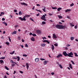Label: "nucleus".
<instances>
[{
  "label": "nucleus",
  "mask_w": 78,
  "mask_h": 78,
  "mask_svg": "<svg viewBox=\"0 0 78 78\" xmlns=\"http://www.w3.org/2000/svg\"><path fill=\"white\" fill-rule=\"evenodd\" d=\"M39 15H40L39 13H38V14H37L36 16H39Z\"/></svg>",
  "instance_id": "338daca9"
},
{
  "label": "nucleus",
  "mask_w": 78,
  "mask_h": 78,
  "mask_svg": "<svg viewBox=\"0 0 78 78\" xmlns=\"http://www.w3.org/2000/svg\"><path fill=\"white\" fill-rule=\"evenodd\" d=\"M17 27H19V26H18V25H16L15 26V28H17Z\"/></svg>",
  "instance_id": "09e8293b"
},
{
  "label": "nucleus",
  "mask_w": 78,
  "mask_h": 78,
  "mask_svg": "<svg viewBox=\"0 0 78 78\" xmlns=\"http://www.w3.org/2000/svg\"><path fill=\"white\" fill-rule=\"evenodd\" d=\"M12 59H18L17 60L18 61H19L20 60V57L17 56V58H16L15 57H14L12 58Z\"/></svg>",
  "instance_id": "423d86ee"
},
{
  "label": "nucleus",
  "mask_w": 78,
  "mask_h": 78,
  "mask_svg": "<svg viewBox=\"0 0 78 78\" xmlns=\"http://www.w3.org/2000/svg\"><path fill=\"white\" fill-rule=\"evenodd\" d=\"M70 45L69 44H67V47H70Z\"/></svg>",
  "instance_id": "bf43d9fd"
},
{
  "label": "nucleus",
  "mask_w": 78,
  "mask_h": 78,
  "mask_svg": "<svg viewBox=\"0 0 78 78\" xmlns=\"http://www.w3.org/2000/svg\"><path fill=\"white\" fill-rule=\"evenodd\" d=\"M40 60H41V61H44V60H45V59H44V58H40Z\"/></svg>",
  "instance_id": "37998d69"
},
{
  "label": "nucleus",
  "mask_w": 78,
  "mask_h": 78,
  "mask_svg": "<svg viewBox=\"0 0 78 78\" xmlns=\"http://www.w3.org/2000/svg\"><path fill=\"white\" fill-rule=\"evenodd\" d=\"M21 41L23 42H25V40L23 39H22Z\"/></svg>",
  "instance_id": "052dcab7"
},
{
  "label": "nucleus",
  "mask_w": 78,
  "mask_h": 78,
  "mask_svg": "<svg viewBox=\"0 0 78 78\" xmlns=\"http://www.w3.org/2000/svg\"><path fill=\"white\" fill-rule=\"evenodd\" d=\"M14 11L15 12H17V10H16V9H14Z\"/></svg>",
  "instance_id": "603ef678"
},
{
  "label": "nucleus",
  "mask_w": 78,
  "mask_h": 78,
  "mask_svg": "<svg viewBox=\"0 0 78 78\" xmlns=\"http://www.w3.org/2000/svg\"><path fill=\"white\" fill-rule=\"evenodd\" d=\"M36 10L37 11H39V12H41V10H38L37 9H36Z\"/></svg>",
  "instance_id": "3c124183"
},
{
  "label": "nucleus",
  "mask_w": 78,
  "mask_h": 78,
  "mask_svg": "<svg viewBox=\"0 0 78 78\" xmlns=\"http://www.w3.org/2000/svg\"><path fill=\"white\" fill-rule=\"evenodd\" d=\"M0 62L1 63V64H2L3 62V60H0Z\"/></svg>",
  "instance_id": "72a5a7b5"
},
{
  "label": "nucleus",
  "mask_w": 78,
  "mask_h": 78,
  "mask_svg": "<svg viewBox=\"0 0 78 78\" xmlns=\"http://www.w3.org/2000/svg\"><path fill=\"white\" fill-rule=\"evenodd\" d=\"M42 24H43V25H45V23H45V22H42Z\"/></svg>",
  "instance_id": "a19ab883"
},
{
  "label": "nucleus",
  "mask_w": 78,
  "mask_h": 78,
  "mask_svg": "<svg viewBox=\"0 0 78 78\" xmlns=\"http://www.w3.org/2000/svg\"><path fill=\"white\" fill-rule=\"evenodd\" d=\"M51 49L52 50H54V49H55V47L54 46V45L53 44L51 45Z\"/></svg>",
  "instance_id": "2eb2a0df"
},
{
  "label": "nucleus",
  "mask_w": 78,
  "mask_h": 78,
  "mask_svg": "<svg viewBox=\"0 0 78 78\" xmlns=\"http://www.w3.org/2000/svg\"><path fill=\"white\" fill-rule=\"evenodd\" d=\"M4 23L5 26H7V23H6L4 22Z\"/></svg>",
  "instance_id": "de8ad7c7"
},
{
  "label": "nucleus",
  "mask_w": 78,
  "mask_h": 78,
  "mask_svg": "<svg viewBox=\"0 0 78 78\" xmlns=\"http://www.w3.org/2000/svg\"><path fill=\"white\" fill-rule=\"evenodd\" d=\"M20 73H23V71H20Z\"/></svg>",
  "instance_id": "0e129e2a"
},
{
  "label": "nucleus",
  "mask_w": 78,
  "mask_h": 78,
  "mask_svg": "<svg viewBox=\"0 0 78 78\" xmlns=\"http://www.w3.org/2000/svg\"><path fill=\"white\" fill-rule=\"evenodd\" d=\"M14 53H15V51H13L12 52L10 53V55H13V54H14Z\"/></svg>",
  "instance_id": "4be33fe9"
},
{
  "label": "nucleus",
  "mask_w": 78,
  "mask_h": 78,
  "mask_svg": "<svg viewBox=\"0 0 78 78\" xmlns=\"http://www.w3.org/2000/svg\"><path fill=\"white\" fill-rule=\"evenodd\" d=\"M42 39H43V40H44V39H46V37H42Z\"/></svg>",
  "instance_id": "13d9d810"
},
{
  "label": "nucleus",
  "mask_w": 78,
  "mask_h": 78,
  "mask_svg": "<svg viewBox=\"0 0 78 78\" xmlns=\"http://www.w3.org/2000/svg\"><path fill=\"white\" fill-rule=\"evenodd\" d=\"M31 41H35V40L34 39V37H32L31 39H30Z\"/></svg>",
  "instance_id": "dca6fc26"
},
{
  "label": "nucleus",
  "mask_w": 78,
  "mask_h": 78,
  "mask_svg": "<svg viewBox=\"0 0 78 78\" xmlns=\"http://www.w3.org/2000/svg\"><path fill=\"white\" fill-rule=\"evenodd\" d=\"M61 9H62V8L60 7L57 9V11H60V10H61Z\"/></svg>",
  "instance_id": "aec40b11"
},
{
  "label": "nucleus",
  "mask_w": 78,
  "mask_h": 78,
  "mask_svg": "<svg viewBox=\"0 0 78 78\" xmlns=\"http://www.w3.org/2000/svg\"><path fill=\"white\" fill-rule=\"evenodd\" d=\"M44 65H45V64H47V61H44Z\"/></svg>",
  "instance_id": "6ab92c4d"
},
{
  "label": "nucleus",
  "mask_w": 78,
  "mask_h": 78,
  "mask_svg": "<svg viewBox=\"0 0 78 78\" xmlns=\"http://www.w3.org/2000/svg\"><path fill=\"white\" fill-rule=\"evenodd\" d=\"M26 66L27 67V69L28 70V69H29V64H28V63H26Z\"/></svg>",
  "instance_id": "1a4fd4ad"
},
{
  "label": "nucleus",
  "mask_w": 78,
  "mask_h": 78,
  "mask_svg": "<svg viewBox=\"0 0 78 78\" xmlns=\"http://www.w3.org/2000/svg\"><path fill=\"white\" fill-rule=\"evenodd\" d=\"M32 36H36V35L35 34H32Z\"/></svg>",
  "instance_id": "79ce46f5"
},
{
  "label": "nucleus",
  "mask_w": 78,
  "mask_h": 78,
  "mask_svg": "<svg viewBox=\"0 0 78 78\" xmlns=\"http://www.w3.org/2000/svg\"><path fill=\"white\" fill-rule=\"evenodd\" d=\"M55 27L58 29H65V28H67L66 25L62 26V25L58 24L55 25Z\"/></svg>",
  "instance_id": "f257e3e1"
},
{
  "label": "nucleus",
  "mask_w": 78,
  "mask_h": 78,
  "mask_svg": "<svg viewBox=\"0 0 78 78\" xmlns=\"http://www.w3.org/2000/svg\"><path fill=\"white\" fill-rule=\"evenodd\" d=\"M69 67L70 68V69H72V64H70L69 65Z\"/></svg>",
  "instance_id": "393cba45"
},
{
  "label": "nucleus",
  "mask_w": 78,
  "mask_h": 78,
  "mask_svg": "<svg viewBox=\"0 0 78 78\" xmlns=\"http://www.w3.org/2000/svg\"><path fill=\"white\" fill-rule=\"evenodd\" d=\"M5 68L6 69V70H9V68H8V67H7V66H5Z\"/></svg>",
  "instance_id": "2f4dec72"
},
{
  "label": "nucleus",
  "mask_w": 78,
  "mask_h": 78,
  "mask_svg": "<svg viewBox=\"0 0 78 78\" xmlns=\"http://www.w3.org/2000/svg\"><path fill=\"white\" fill-rule=\"evenodd\" d=\"M23 56H24L25 57H26L27 56V55L24 54L23 55Z\"/></svg>",
  "instance_id": "49530a36"
},
{
  "label": "nucleus",
  "mask_w": 78,
  "mask_h": 78,
  "mask_svg": "<svg viewBox=\"0 0 78 78\" xmlns=\"http://www.w3.org/2000/svg\"><path fill=\"white\" fill-rule=\"evenodd\" d=\"M46 8L45 7H44V9H43L42 10L44 11V12H45V9Z\"/></svg>",
  "instance_id": "7c9ffc66"
},
{
  "label": "nucleus",
  "mask_w": 78,
  "mask_h": 78,
  "mask_svg": "<svg viewBox=\"0 0 78 78\" xmlns=\"http://www.w3.org/2000/svg\"><path fill=\"white\" fill-rule=\"evenodd\" d=\"M59 67H60V68H61V69H62L63 67L62 66H61V65L60 64L59 65Z\"/></svg>",
  "instance_id": "ea45409f"
},
{
  "label": "nucleus",
  "mask_w": 78,
  "mask_h": 78,
  "mask_svg": "<svg viewBox=\"0 0 78 78\" xmlns=\"http://www.w3.org/2000/svg\"><path fill=\"white\" fill-rule=\"evenodd\" d=\"M74 54L75 55V56H78V55H77V53H74Z\"/></svg>",
  "instance_id": "58836bf2"
},
{
  "label": "nucleus",
  "mask_w": 78,
  "mask_h": 78,
  "mask_svg": "<svg viewBox=\"0 0 78 78\" xmlns=\"http://www.w3.org/2000/svg\"><path fill=\"white\" fill-rule=\"evenodd\" d=\"M43 42H47V43H48V44H50V43L49 42H48V40H45L44 41H42Z\"/></svg>",
  "instance_id": "9d476101"
},
{
  "label": "nucleus",
  "mask_w": 78,
  "mask_h": 78,
  "mask_svg": "<svg viewBox=\"0 0 78 78\" xmlns=\"http://www.w3.org/2000/svg\"><path fill=\"white\" fill-rule=\"evenodd\" d=\"M71 62L74 65L75 64V63H74V62L72 60L71 61Z\"/></svg>",
  "instance_id": "c9c22d12"
},
{
  "label": "nucleus",
  "mask_w": 78,
  "mask_h": 78,
  "mask_svg": "<svg viewBox=\"0 0 78 78\" xmlns=\"http://www.w3.org/2000/svg\"><path fill=\"white\" fill-rule=\"evenodd\" d=\"M4 78H7L6 76L5 75V76L4 77Z\"/></svg>",
  "instance_id": "69168bd1"
},
{
  "label": "nucleus",
  "mask_w": 78,
  "mask_h": 78,
  "mask_svg": "<svg viewBox=\"0 0 78 78\" xmlns=\"http://www.w3.org/2000/svg\"><path fill=\"white\" fill-rule=\"evenodd\" d=\"M30 17V15H25V16L23 17V18H22L21 17H19V19H20L21 21H26V17Z\"/></svg>",
  "instance_id": "f03ea898"
},
{
  "label": "nucleus",
  "mask_w": 78,
  "mask_h": 78,
  "mask_svg": "<svg viewBox=\"0 0 78 78\" xmlns=\"http://www.w3.org/2000/svg\"><path fill=\"white\" fill-rule=\"evenodd\" d=\"M21 4L22 5H24L25 6H28L27 4L25 3V2H21Z\"/></svg>",
  "instance_id": "6e6552de"
},
{
  "label": "nucleus",
  "mask_w": 78,
  "mask_h": 78,
  "mask_svg": "<svg viewBox=\"0 0 78 78\" xmlns=\"http://www.w3.org/2000/svg\"><path fill=\"white\" fill-rule=\"evenodd\" d=\"M5 44H6V45H9V42H6Z\"/></svg>",
  "instance_id": "b1692460"
},
{
  "label": "nucleus",
  "mask_w": 78,
  "mask_h": 78,
  "mask_svg": "<svg viewBox=\"0 0 78 78\" xmlns=\"http://www.w3.org/2000/svg\"><path fill=\"white\" fill-rule=\"evenodd\" d=\"M68 19H70V17L69 16H67V17H66Z\"/></svg>",
  "instance_id": "e2e57ef3"
},
{
  "label": "nucleus",
  "mask_w": 78,
  "mask_h": 78,
  "mask_svg": "<svg viewBox=\"0 0 78 78\" xmlns=\"http://www.w3.org/2000/svg\"><path fill=\"white\" fill-rule=\"evenodd\" d=\"M9 41H10V42L11 41V38H10V37H9Z\"/></svg>",
  "instance_id": "c03bdc74"
},
{
  "label": "nucleus",
  "mask_w": 78,
  "mask_h": 78,
  "mask_svg": "<svg viewBox=\"0 0 78 78\" xmlns=\"http://www.w3.org/2000/svg\"><path fill=\"white\" fill-rule=\"evenodd\" d=\"M19 15H22V12L20 11V12H19Z\"/></svg>",
  "instance_id": "a878e982"
},
{
  "label": "nucleus",
  "mask_w": 78,
  "mask_h": 78,
  "mask_svg": "<svg viewBox=\"0 0 78 78\" xmlns=\"http://www.w3.org/2000/svg\"><path fill=\"white\" fill-rule=\"evenodd\" d=\"M45 16H47V15H46V14H45L44 15H43L42 17H41V19L42 20H44V21H46L47 20L45 19Z\"/></svg>",
  "instance_id": "7ed1b4c3"
},
{
  "label": "nucleus",
  "mask_w": 78,
  "mask_h": 78,
  "mask_svg": "<svg viewBox=\"0 0 78 78\" xmlns=\"http://www.w3.org/2000/svg\"><path fill=\"white\" fill-rule=\"evenodd\" d=\"M0 59H5V57H2L0 58Z\"/></svg>",
  "instance_id": "5701e85b"
},
{
  "label": "nucleus",
  "mask_w": 78,
  "mask_h": 78,
  "mask_svg": "<svg viewBox=\"0 0 78 78\" xmlns=\"http://www.w3.org/2000/svg\"><path fill=\"white\" fill-rule=\"evenodd\" d=\"M2 21H4V20H5V18H2Z\"/></svg>",
  "instance_id": "8fccbe9b"
},
{
  "label": "nucleus",
  "mask_w": 78,
  "mask_h": 78,
  "mask_svg": "<svg viewBox=\"0 0 78 78\" xmlns=\"http://www.w3.org/2000/svg\"><path fill=\"white\" fill-rule=\"evenodd\" d=\"M18 40H20V37L19 36L18 37Z\"/></svg>",
  "instance_id": "680f3d73"
},
{
  "label": "nucleus",
  "mask_w": 78,
  "mask_h": 78,
  "mask_svg": "<svg viewBox=\"0 0 78 78\" xmlns=\"http://www.w3.org/2000/svg\"><path fill=\"white\" fill-rule=\"evenodd\" d=\"M63 55H64L65 56H69V53L67 54V53H66V51H64L63 52Z\"/></svg>",
  "instance_id": "20e7f679"
},
{
  "label": "nucleus",
  "mask_w": 78,
  "mask_h": 78,
  "mask_svg": "<svg viewBox=\"0 0 78 78\" xmlns=\"http://www.w3.org/2000/svg\"><path fill=\"white\" fill-rule=\"evenodd\" d=\"M70 26H71V27H74V26H75L72 23H70Z\"/></svg>",
  "instance_id": "c85d7f7f"
},
{
  "label": "nucleus",
  "mask_w": 78,
  "mask_h": 78,
  "mask_svg": "<svg viewBox=\"0 0 78 78\" xmlns=\"http://www.w3.org/2000/svg\"><path fill=\"white\" fill-rule=\"evenodd\" d=\"M70 39L71 41H73V39H74L75 38H74V37H71Z\"/></svg>",
  "instance_id": "c756f323"
},
{
  "label": "nucleus",
  "mask_w": 78,
  "mask_h": 78,
  "mask_svg": "<svg viewBox=\"0 0 78 78\" xmlns=\"http://www.w3.org/2000/svg\"><path fill=\"white\" fill-rule=\"evenodd\" d=\"M30 20H31L32 21H33V22H34V20H33V19H32V18H30Z\"/></svg>",
  "instance_id": "864d4df0"
},
{
  "label": "nucleus",
  "mask_w": 78,
  "mask_h": 78,
  "mask_svg": "<svg viewBox=\"0 0 78 78\" xmlns=\"http://www.w3.org/2000/svg\"><path fill=\"white\" fill-rule=\"evenodd\" d=\"M37 33H38V34H41L42 33V32H41V30H37Z\"/></svg>",
  "instance_id": "0eeeda50"
},
{
  "label": "nucleus",
  "mask_w": 78,
  "mask_h": 78,
  "mask_svg": "<svg viewBox=\"0 0 78 78\" xmlns=\"http://www.w3.org/2000/svg\"><path fill=\"white\" fill-rule=\"evenodd\" d=\"M25 47H28V44H25Z\"/></svg>",
  "instance_id": "a18cd8bd"
},
{
  "label": "nucleus",
  "mask_w": 78,
  "mask_h": 78,
  "mask_svg": "<svg viewBox=\"0 0 78 78\" xmlns=\"http://www.w3.org/2000/svg\"><path fill=\"white\" fill-rule=\"evenodd\" d=\"M16 33L17 31H15L13 32L12 33V34H16Z\"/></svg>",
  "instance_id": "f3484780"
},
{
  "label": "nucleus",
  "mask_w": 78,
  "mask_h": 78,
  "mask_svg": "<svg viewBox=\"0 0 78 78\" xmlns=\"http://www.w3.org/2000/svg\"><path fill=\"white\" fill-rule=\"evenodd\" d=\"M51 74L52 75H55V73L54 72H52L51 73Z\"/></svg>",
  "instance_id": "6e6d98bb"
},
{
  "label": "nucleus",
  "mask_w": 78,
  "mask_h": 78,
  "mask_svg": "<svg viewBox=\"0 0 78 78\" xmlns=\"http://www.w3.org/2000/svg\"><path fill=\"white\" fill-rule=\"evenodd\" d=\"M71 11V10L70 9H66V11H65V12H69V11Z\"/></svg>",
  "instance_id": "412c9836"
},
{
  "label": "nucleus",
  "mask_w": 78,
  "mask_h": 78,
  "mask_svg": "<svg viewBox=\"0 0 78 78\" xmlns=\"http://www.w3.org/2000/svg\"><path fill=\"white\" fill-rule=\"evenodd\" d=\"M36 5L37 6H41V5L39 4H36Z\"/></svg>",
  "instance_id": "4d7b16f0"
},
{
  "label": "nucleus",
  "mask_w": 78,
  "mask_h": 78,
  "mask_svg": "<svg viewBox=\"0 0 78 78\" xmlns=\"http://www.w3.org/2000/svg\"><path fill=\"white\" fill-rule=\"evenodd\" d=\"M73 55V54L72 52H70V53H69V55H68L69 57H71L73 58V56H72Z\"/></svg>",
  "instance_id": "39448f33"
},
{
  "label": "nucleus",
  "mask_w": 78,
  "mask_h": 78,
  "mask_svg": "<svg viewBox=\"0 0 78 78\" xmlns=\"http://www.w3.org/2000/svg\"><path fill=\"white\" fill-rule=\"evenodd\" d=\"M54 45L55 46V47H58V44L55 43V44H54Z\"/></svg>",
  "instance_id": "4c0bfd02"
},
{
  "label": "nucleus",
  "mask_w": 78,
  "mask_h": 78,
  "mask_svg": "<svg viewBox=\"0 0 78 78\" xmlns=\"http://www.w3.org/2000/svg\"><path fill=\"white\" fill-rule=\"evenodd\" d=\"M61 56L62 57V55L61 54H59L57 56V58H59V57Z\"/></svg>",
  "instance_id": "f8f14e48"
},
{
  "label": "nucleus",
  "mask_w": 78,
  "mask_h": 78,
  "mask_svg": "<svg viewBox=\"0 0 78 78\" xmlns=\"http://www.w3.org/2000/svg\"><path fill=\"white\" fill-rule=\"evenodd\" d=\"M11 62V63H15V64H16V62H13V60H11V62Z\"/></svg>",
  "instance_id": "bb28decb"
},
{
  "label": "nucleus",
  "mask_w": 78,
  "mask_h": 78,
  "mask_svg": "<svg viewBox=\"0 0 78 78\" xmlns=\"http://www.w3.org/2000/svg\"><path fill=\"white\" fill-rule=\"evenodd\" d=\"M35 62H38L39 61V58H36L35 59Z\"/></svg>",
  "instance_id": "9b49d317"
},
{
  "label": "nucleus",
  "mask_w": 78,
  "mask_h": 78,
  "mask_svg": "<svg viewBox=\"0 0 78 78\" xmlns=\"http://www.w3.org/2000/svg\"><path fill=\"white\" fill-rule=\"evenodd\" d=\"M1 14L3 15L5 14V13H4V12H1Z\"/></svg>",
  "instance_id": "5fc2aeb1"
},
{
  "label": "nucleus",
  "mask_w": 78,
  "mask_h": 78,
  "mask_svg": "<svg viewBox=\"0 0 78 78\" xmlns=\"http://www.w3.org/2000/svg\"><path fill=\"white\" fill-rule=\"evenodd\" d=\"M65 49H66V50H68V48H67V47H66L65 48Z\"/></svg>",
  "instance_id": "774afa93"
},
{
  "label": "nucleus",
  "mask_w": 78,
  "mask_h": 78,
  "mask_svg": "<svg viewBox=\"0 0 78 78\" xmlns=\"http://www.w3.org/2000/svg\"><path fill=\"white\" fill-rule=\"evenodd\" d=\"M53 37L54 38V39H56L57 38V36H56L55 34H53Z\"/></svg>",
  "instance_id": "ddd939ff"
},
{
  "label": "nucleus",
  "mask_w": 78,
  "mask_h": 78,
  "mask_svg": "<svg viewBox=\"0 0 78 78\" xmlns=\"http://www.w3.org/2000/svg\"><path fill=\"white\" fill-rule=\"evenodd\" d=\"M45 45H46L45 43L42 44H41V47H44L45 46Z\"/></svg>",
  "instance_id": "4468645a"
},
{
  "label": "nucleus",
  "mask_w": 78,
  "mask_h": 78,
  "mask_svg": "<svg viewBox=\"0 0 78 78\" xmlns=\"http://www.w3.org/2000/svg\"><path fill=\"white\" fill-rule=\"evenodd\" d=\"M58 17L59 19H62V16H61L60 15H58Z\"/></svg>",
  "instance_id": "a211bd4d"
},
{
  "label": "nucleus",
  "mask_w": 78,
  "mask_h": 78,
  "mask_svg": "<svg viewBox=\"0 0 78 78\" xmlns=\"http://www.w3.org/2000/svg\"><path fill=\"white\" fill-rule=\"evenodd\" d=\"M15 64V63H13L12 64V67H14V66H15V64Z\"/></svg>",
  "instance_id": "cd10ccee"
},
{
  "label": "nucleus",
  "mask_w": 78,
  "mask_h": 78,
  "mask_svg": "<svg viewBox=\"0 0 78 78\" xmlns=\"http://www.w3.org/2000/svg\"><path fill=\"white\" fill-rule=\"evenodd\" d=\"M52 9H57V8L56 7H52L51 8Z\"/></svg>",
  "instance_id": "f704fd0d"
},
{
  "label": "nucleus",
  "mask_w": 78,
  "mask_h": 78,
  "mask_svg": "<svg viewBox=\"0 0 78 78\" xmlns=\"http://www.w3.org/2000/svg\"><path fill=\"white\" fill-rule=\"evenodd\" d=\"M73 5H74V4H73V3L70 4V6H71V7L73 6Z\"/></svg>",
  "instance_id": "e433bc0d"
},
{
  "label": "nucleus",
  "mask_w": 78,
  "mask_h": 78,
  "mask_svg": "<svg viewBox=\"0 0 78 78\" xmlns=\"http://www.w3.org/2000/svg\"><path fill=\"white\" fill-rule=\"evenodd\" d=\"M74 28L75 29H77L78 28V25H76V26H75L74 27Z\"/></svg>",
  "instance_id": "473e14b6"
}]
</instances>
